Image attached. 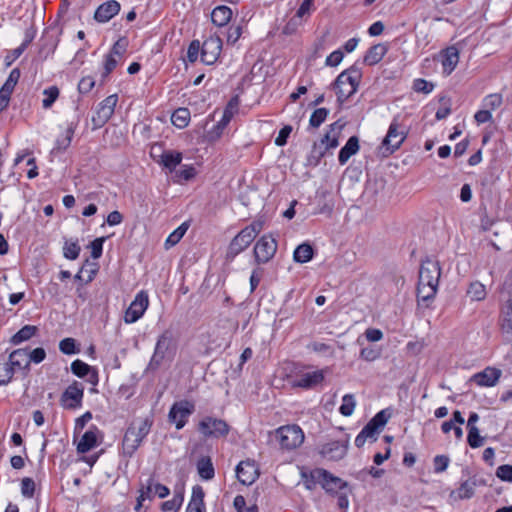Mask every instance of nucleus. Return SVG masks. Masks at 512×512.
<instances>
[{
    "instance_id": "nucleus-1",
    "label": "nucleus",
    "mask_w": 512,
    "mask_h": 512,
    "mask_svg": "<svg viewBox=\"0 0 512 512\" xmlns=\"http://www.w3.org/2000/svg\"><path fill=\"white\" fill-rule=\"evenodd\" d=\"M361 78V69L355 64L337 76L333 86L336 89L337 101L340 105L357 92Z\"/></svg>"
},
{
    "instance_id": "nucleus-2",
    "label": "nucleus",
    "mask_w": 512,
    "mask_h": 512,
    "mask_svg": "<svg viewBox=\"0 0 512 512\" xmlns=\"http://www.w3.org/2000/svg\"><path fill=\"white\" fill-rule=\"evenodd\" d=\"M176 350L177 341L174 332L170 329H166L157 339L153 355L146 371H156L165 359H173Z\"/></svg>"
},
{
    "instance_id": "nucleus-3",
    "label": "nucleus",
    "mask_w": 512,
    "mask_h": 512,
    "mask_svg": "<svg viewBox=\"0 0 512 512\" xmlns=\"http://www.w3.org/2000/svg\"><path fill=\"white\" fill-rule=\"evenodd\" d=\"M275 436L281 448L286 450L295 449L304 441V433L297 425L282 426L276 430Z\"/></svg>"
},
{
    "instance_id": "nucleus-4",
    "label": "nucleus",
    "mask_w": 512,
    "mask_h": 512,
    "mask_svg": "<svg viewBox=\"0 0 512 512\" xmlns=\"http://www.w3.org/2000/svg\"><path fill=\"white\" fill-rule=\"evenodd\" d=\"M406 137L407 131L404 128H401L398 117H395L392 120L388 128V132L381 143L382 148L385 149L384 155L388 156L398 150Z\"/></svg>"
},
{
    "instance_id": "nucleus-5",
    "label": "nucleus",
    "mask_w": 512,
    "mask_h": 512,
    "mask_svg": "<svg viewBox=\"0 0 512 512\" xmlns=\"http://www.w3.org/2000/svg\"><path fill=\"white\" fill-rule=\"evenodd\" d=\"M198 430L206 438H221L229 434L230 426L223 419L206 416L199 422Z\"/></svg>"
},
{
    "instance_id": "nucleus-6",
    "label": "nucleus",
    "mask_w": 512,
    "mask_h": 512,
    "mask_svg": "<svg viewBox=\"0 0 512 512\" xmlns=\"http://www.w3.org/2000/svg\"><path fill=\"white\" fill-rule=\"evenodd\" d=\"M278 244L271 234H265L260 237L253 249L255 262L257 264L268 263L276 254Z\"/></svg>"
},
{
    "instance_id": "nucleus-7",
    "label": "nucleus",
    "mask_w": 512,
    "mask_h": 512,
    "mask_svg": "<svg viewBox=\"0 0 512 512\" xmlns=\"http://www.w3.org/2000/svg\"><path fill=\"white\" fill-rule=\"evenodd\" d=\"M117 101L118 96L113 94L99 103L95 114L92 116L93 130L103 127L109 121L114 114Z\"/></svg>"
},
{
    "instance_id": "nucleus-8",
    "label": "nucleus",
    "mask_w": 512,
    "mask_h": 512,
    "mask_svg": "<svg viewBox=\"0 0 512 512\" xmlns=\"http://www.w3.org/2000/svg\"><path fill=\"white\" fill-rule=\"evenodd\" d=\"M195 411V405L188 400L175 402L170 408L168 418L171 423H175L176 429H182L187 423L188 417Z\"/></svg>"
},
{
    "instance_id": "nucleus-9",
    "label": "nucleus",
    "mask_w": 512,
    "mask_h": 512,
    "mask_svg": "<svg viewBox=\"0 0 512 512\" xmlns=\"http://www.w3.org/2000/svg\"><path fill=\"white\" fill-rule=\"evenodd\" d=\"M349 447V436L346 435L343 440H334L320 446L319 454L330 461H339L343 459Z\"/></svg>"
},
{
    "instance_id": "nucleus-10",
    "label": "nucleus",
    "mask_w": 512,
    "mask_h": 512,
    "mask_svg": "<svg viewBox=\"0 0 512 512\" xmlns=\"http://www.w3.org/2000/svg\"><path fill=\"white\" fill-rule=\"evenodd\" d=\"M237 105V98L230 100V102L228 103L227 107L223 112L221 120L216 125H214L212 129L207 131L206 139L208 142L213 143L220 139L224 129L231 121L234 111L237 110Z\"/></svg>"
},
{
    "instance_id": "nucleus-11",
    "label": "nucleus",
    "mask_w": 512,
    "mask_h": 512,
    "mask_svg": "<svg viewBox=\"0 0 512 512\" xmlns=\"http://www.w3.org/2000/svg\"><path fill=\"white\" fill-rule=\"evenodd\" d=\"M313 481L321 484L327 492H334L337 489L342 490L347 487V483L342 479L332 475L325 469H315L311 472Z\"/></svg>"
},
{
    "instance_id": "nucleus-12",
    "label": "nucleus",
    "mask_w": 512,
    "mask_h": 512,
    "mask_svg": "<svg viewBox=\"0 0 512 512\" xmlns=\"http://www.w3.org/2000/svg\"><path fill=\"white\" fill-rule=\"evenodd\" d=\"M84 396V387L81 383L74 381L62 393L60 402L66 409H76L81 407Z\"/></svg>"
},
{
    "instance_id": "nucleus-13",
    "label": "nucleus",
    "mask_w": 512,
    "mask_h": 512,
    "mask_svg": "<svg viewBox=\"0 0 512 512\" xmlns=\"http://www.w3.org/2000/svg\"><path fill=\"white\" fill-rule=\"evenodd\" d=\"M441 267L437 260L426 258L421 262L419 269V281L426 284H439Z\"/></svg>"
},
{
    "instance_id": "nucleus-14",
    "label": "nucleus",
    "mask_w": 512,
    "mask_h": 512,
    "mask_svg": "<svg viewBox=\"0 0 512 512\" xmlns=\"http://www.w3.org/2000/svg\"><path fill=\"white\" fill-rule=\"evenodd\" d=\"M149 305L148 295L145 291H140L135 296V299L131 302L127 308L124 316L126 323H134L139 320Z\"/></svg>"
},
{
    "instance_id": "nucleus-15",
    "label": "nucleus",
    "mask_w": 512,
    "mask_h": 512,
    "mask_svg": "<svg viewBox=\"0 0 512 512\" xmlns=\"http://www.w3.org/2000/svg\"><path fill=\"white\" fill-rule=\"evenodd\" d=\"M222 50V40L219 37L210 36L201 47L200 58L206 65L214 64L220 56Z\"/></svg>"
},
{
    "instance_id": "nucleus-16",
    "label": "nucleus",
    "mask_w": 512,
    "mask_h": 512,
    "mask_svg": "<svg viewBox=\"0 0 512 512\" xmlns=\"http://www.w3.org/2000/svg\"><path fill=\"white\" fill-rule=\"evenodd\" d=\"M236 476L243 485L253 484L259 477V470L254 460L241 461L236 466Z\"/></svg>"
},
{
    "instance_id": "nucleus-17",
    "label": "nucleus",
    "mask_w": 512,
    "mask_h": 512,
    "mask_svg": "<svg viewBox=\"0 0 512 512\" xmlns=\"http://www.w3.org/2000/svg\"><path fill=\"white\" fill-rule=\"evenodd\" d=\"M324 378L323 370L305 372L295 376L291 380V386L294 388L313 389L317 385L321 384L324 381Z\"/></svg>"
},
{
    "instance_id": "nucleus-18",
    "label": "nucleus",
    "mask_w": 512,
    "mask_h": 512,
    "mask_svg": "<svg viewBox=\"0 0 512 512\" xmlns=\"http://www.w3.org/2000/svg\"><path fill=\"white\" fill-rule=\"evenodd\" d=\"M389 418L390 414H388L386 410H381L362 428V431L371 441L374 442L377 440V435L386 425Z\"/></svg>"
},
{
    "instance_id": "nucleus-19",
    "label": "nucleus",
    "mask_w": 512,
    "mask_h": 512,
    "mask_svg": "<svg viewBox=\"0 0 512 512\" xmlns=\"http://www.w3.org/2000/svg\"><path fill=\"white\" fill-rule=\"evenodd\" d=\"M254 240L241 230L230 242L227 251L226 259L233 260L237 255L243 252Z\"/></svg>"
},
{
    "instance_id": "nucleus-20",
    "label": "nucleus",
    "mask_w": 512,
    "mask_h": 512,
    "mask_svg": "<svg viewBox=\"0 0 512 512\" xmlns=\"http://www.w3.org/2000/svg\"><path fill=\"white\" fill-rule=\"evenodd\" d=\"M501 375L502 372L500 369L486 367L483 371L474 374L471 381L475 382L478 386L493 387L498 383Z\"/></svg>"
},
{
    "instance_id": "nucleus-21",
    "label": "nucleus",
    "mask_w": 512,
    "mask_h": 512,
    "mask_svg": "<svg viewBox=\"0 0 512 512\" xmlns=\"http://www.w3.org/2000/svg\"><path fill=\"white\" fill-rule=\"evenodd\" d=\"M120 8V3L116 0L104 2L96 9L94 19L99 23H106L119 13Z\"/></svg>"
},
{
    "instance_id": "nucleus-22",
    "label": "nucleus",
    "mask_w": 512,
    "mask_h": 512,
    "mask_svg": "<svg viewBox=\"0 0 512 512\" xmlns=\"http://www.w3.org/2000/svg\"><path fill=\"white\" fill-rule=\"evenodd\" d=\"M71 371L79 378L88 376V382L93 385L98 383L97 370L79 359H76L71 363Z\"/></svg>"
},
{
    "instance_id": "nucleus-23",
    "label": "nucleus",
    "mask_w": 512,
    "mask_h": 512,
    "mask_svg": "<svg viewBox=\"0 0 512 512\" xmlns=\"http://www.w3.org/2000/svg\"><path fill=\"white\" fill-rule=\"evenodd\" d=\"M141 442L142 440L134 433V424H130L122 440L123 455L131 457L136 452Z\"/></svg>"
},
{
    "instance_id": "nucleus-24",
    "label": "nucleus",
    "mask_w": 512,
    "mask_h": 512,
    "mask_svg": "<svg viewBox=\"0 0 512 512\" xmlns=\"http://www.w3.org/2000/svg\"><path fill=\"white\" fill-rule=\"evenodd\" d=\"M205 492L202 486L195 485L192 488L191 499L186 508V512H206L204 503Z\"/></svg>"
},
{
    "instance_id": "nucleus-25",
    "label": "nucleus",
    "mask_w": 512,
    "mask_h": 512,
    "mask_svg": "<svg viewBox=\"0 0 512 512\" xmlns=\"http://www.w3.org/2000/svg\"><path fill=\"white\" fill-rule=\"evenodd\" d=\"M98 433L99 429L96 426H91L81 437L77 445V451L79 453H86L94 448L97 444Z\"/></svg>"
},
{
    "instance_id": "nucleus-26",
    "label": "nucleus",
    "mask_w": 512,
    "mask_h": 512,
    "mask_svg": "<svg viewBox=\"0 0 512 512\" xmlns=\"http://www.w3.org/2000/svg\"><path fill=\"white\" fill-rule=\"evenodd\" d=\"M9 362L18 370H23L25 375L28 374L30 366L27 349H16L12 351L9 355Z\"/></svg>"
},
{
    "instance_id": "nucleus-27",
    "label": "nucleus",
    "mask_w": 512,
    "mask_h": 512,
    "mask_svg": "<svg viewBox=\"0 0 512 512\" xmlns=\"http://www.w3.org/2000/svg\"><path fill=\"white\" fill-rule=\"evenodd\" d=\"M388 51V47L385 44L379 43L373 45L368 49L364 55L363 62L366 65L372 66L379 63Z\"/></svg>"
},
{
    "instance_id": "nucleus-28",
    "label": "nucleus",
    "mask_w": 512,
    "mask_h": 512,
    "mask_svg": "<svg viewBox=\"0 0 512 512\" xmlns=\"http://www.w3.org/2000/svg\"><path fill=\"white\" fill-rule=\"evenodd\" d=\"M232 15L233 12L230 7L226 5H219L212 10L211 20L216 26L223 27L230 22Z\"/></svg>"
},
{
    "instance_id": "nucleus-29",
    "label": "nucleus",
    "mask_w": 512,
    "mask_h": 512,
    "mask_svg": "<svg viewBox=\"0 0 512 512\" xmlns=\"http://www.w3.org/2000/svg\"><path fill=\"white\" fill-rule=\"evenodd\" d=\"M459 61V51L456 47L451 46L448 47L444 51L443 59H442V66H443V73L446 75H450L452 71L456 68Z\"/></svg>"
},
{
    "instance_id": "nucleus-30",
    "label": "nucleus",
    "mask_w": 512,
    "mask_h": 512,
    "mask_svg": "<svg viewBox=\"0 0 512 512\" xmlns=\"http://www.w3.org/2000/svg\"><path fill=\"white\" fill-rule=\"evenodd\" d=\"M182 153L174 150H166L160 155L159 164L163 165L170 172L175 171L182 161Z\"/></svg>"
},
{
    "instance_id": "nucleus-31",
    "label": "nucleus",
    "mask_w": 512,
    "mask_h": 512,
    "mask_svg": "<svg viewBox=\"0 0 512 512\" xmlns=\"http://www.w3.org/2000/svg\"><path fill=\"white\" fill-rule=\"evenodd\" d=\"M198 475L202 480L208 481L214 478L215 469L209 456H202L196 463Z\"/></svg>"
},
{
    "instance_id": "nucleus-32",
    "label": "nucleus",
    "mask_w": 512,
    "mask_h": 512,
    "mask_svg": "<svg viewBox=\"0 0 512 512\" xmlns=\"http://www.w3.org/2000/svg\"><path fill=\"white\" fill-rule=\"evenodd\" d=\"M359 150V139L357 136H351L346 144L340 149L338 160L341 165H344L349 158L356 154Z\"/></svg>"
},
{
    "instance_id": "nucleus-33",
    "label": "nucleus",
    "mask_w": 512,
    "mask_h": 512,
    "mask_svg": "<svg viewBox=\"0 0 512 512\" xmlns=\"http://www.w3.org/2000/svg\"><path fill=\"white\" fill-rule=\"evenodd\" d=\"M437 290H438L437 285L418 282V285H417L418 301L424 302L428 306L429 302L433 301V299L435 298Z\"/></svg>"
},
{
    "instance_id": "nucleus-34",
    "label": "nucleus",
    "mask_w": 512,
    "mask_h": 512,
    "mask_svg": "<svg viewBox=\"0 0 512 512\" xmlns=\"http://www.w3.org/2000/svg\"><path fill=\"white\" fill-rule=\"evenodd\" d=\"M37 332V326L25 325L11 337L10 343L13 345H19L22 342L30 340L33 336L37 334Z\"/></svg>"
},
{
    "instance_id": "nucleus-35",
    "label": "nucleus",
    "mask_w": 512,
    "mask_h": 512,
    "mask_svg": "<svg viewBox=\"0 0 512 512\" xmlns=\"http://www.w3.org/2000/svg\"><path fill=\"white\" fill-rule=\"evenodd\" d=\"M314 249L308 243H303L297 246L294 251L293 258L297 263H306L313 258Z\"/></svg>"
},
{
    "instance_id": "nucleus-36",
    "label": "nucleus",
    "mask_w": 512,
    "mask_h": 512,
    "mask_svg": "<svg viewBox=\"0 0 512 512\" xmlns=\"http://www.w3.org/2000/svg\"><path fill=\"white\" fill-rule=\"evenodd\" d=\"M475 481L466 480L461 483L460 487L451 492V497L458 499H470L474 495Z\"/></svg>"
},
{
    "instance_id": "nucleus-37",
    "label": "nucleus",
    "mask_w": 512,
    "mask_h": 512,
    "mask_svg": "<svg viewBox=\"0 0 512 512\" xmlns=\"http://www.w3.org/2000/svg\"><path fill=\"white\" fill-rule=\"evenodd\" d=\"M171 121L178 128H185L190 121V111L187 108H178L171 116Z\"/></svg>"
},
{
    "instance_id": "nucleus-38",
    "label": "nucleus",
    "mask_w": 512,
    "mask_h": 512,
    "mask_svg": "<svg viewBox=\"0 0 512 512\" xmlns=\"http://www.w3.org/2000/svg\"><path fill=\"white\" fill-rule=\"evenodd\" d=\"M132 424H134V433L143 441L151 430L153 419L151 417H146L138 423L133 422Z\"/></svg>"
},
{
    "instance_id": "nucleus-39",
    "label": "nucleus",
    "mask_w": 512,
    "mask_h": 512,
    "mask_svg": "<svg viewBox=\"0 0 512 512\" xmlns=\"http://www.w3.org/2000/svg\"><path fill=\"white\" fill-rule=\"evenodd\" d=\"M501 329L504 333L512 334V300H508L502 313Z\"/></svg>"
},
{
    "instance_id": "nucleus-40",
    "label": "nucleus",
    "mask_w": 512,
    "mask_h": 512,
    "mask_svg": "<svg viewBox=\"0 0 512 512\" xmlns=\"http://www.w3.org/2000/svg\"><path fill=\"white\" fill-rule=\"evenodd\" d=\"M60 94L57 86H50L43 91L45 98L42 100V106L44 109H49L54 102L58 99Z\"/></svg>"
},
{
    "instance_id": "nucleus-41",
    "label": "nucleus",
    "mask_w": 512,
    "mask_h": 512,
    "mask_svg": "<svg viewBox=\"0 0 512 512\" xmlns=\"http://www.w3.org/2000/svg\"><path fill=\"white\" fill-rule=\"evenodd\" d=\"M187 229H188L187 223H183L177 229H175L168 236V238L165 241L166 248H170V247L176 245L182 239V237L185 235Z\"/></svg>"
},
{
    "instance_id": "nucleus-42",
    "label": "nucleus",
    "mask_w": 512,
    "mask_h": 512,
    "mask_svg": "<svg viewBox=\"0 0 512 512\" xmlns=\"http://www.w3.org/2000/svg\"><path fill=\"white\" fill-rule=\"evenodd\" d=\"M467 294L472 300L481 301L486 297L485 286L480 282H473L470 284Z\"/></svg>"
},
{
    "instance_id": "nucleus-43",
    "label": "nucleus",
    "mask_w": 512,
    "mask_h": 512,
    "mask_svg": "<svg viewBox=\"0 0 512 512\" xmlns=\"http://www.w3.org/2000/svg\"><path fill=\"white\" fill-rule=\"evenodd\" d=\"M355 406H356V402H355L354 396L352 394H346L342 398V404L339 408V412L343 416H346V417L351 416L354 412Z\"/></svg>"
},
{
    "instance_id": "nucleus-44",
    "label": "nucleus",
    "mask_w": 512,
    "mask_h": 512,
    "mask_svg": "<svg viewBox=\"0 0 512 512\" xmlns=\"http://www.w3.org/2000/svg\"><path fill=\"white\" fill-rule=\"evenodd\" d=\"M20 76L21 72L18 68L12 69L1 89L4 90V92L12 94L15 86L17 85L20 79Z\"/></svg>"
},
{
    "instance_id": "nucleus-45",
    "label": "nucleus",
    "mask_w": 512,
    "mask_h": 512,
    "mask_svg": "<svg viewBox=\"0 0 512 512\" xmlns=\"http://www.w3.org/2000/svg\"><path fill=\"white\" fill-rule=\"evenodd\" d=\"M81 251V247L78 244V241H66L63 247V255L65 258L69 260H75L78 258Z\"/></svg>"
},
{
    "instance_id": "nucleus-46",
    "label": "nucleus",
    "mask_w": 512,
    "mask_h": 512,
    "mask_svg": "<svg viewBox=\"0 0 512 512\" xmlns=\"http://www.w3.org/2000/svg\"><path fill=\"white\" fill-rule=\"evenodd\" d=\"M329 110L326 108H318L314 110L309 119L311 127L318 128L327 118Z\"/></svg>"
},
{
    "instance_id": "nucleus-47",
    "label": "nucleus",
    "mask_w": 512,
    "mask_h": 512,
    "mask_svg": "<svg viewBox=\"0 0 512 512\" xmlns=\"http://www.w3.org/2000/svg\"><path fill=\"white\" fill-rule=\"evenodd\" d=\"M467 442L471 448H479L483 445L484 437L480 435L477 427L468 429Z\"/></svg>"
},
{
    "instance_id": "nucleus-48",
    "label": "nucleus",
    "mask_w": 512,
    "mask_h": 512,
    "mask_svg": "<svg viewBox=\"0 0 512 512\" xmlns=\"http://www.w3.org/2000/svg\"><path fill=\"white\" fill-rule=\"evenodd\" d=\"M325 150L336 148L339 145L338 134L331 132L330 130L322 137L319 144Z\"/></svg>"
},
{
    "instance_id": "nucleus-49",
    "label": "nucleus",
    "mask_w": 512,
    "mask_h": 512,
    "mask_svg": "<svg viewBox=\"0 0 512 512\" xmlns=\"http://www.w3.org/2000/svg\"><path fill=\"white\" fill-rule=\"evenodd\" d=\"M21 493L25 498H32L35 493V482L30 477L21 480Z\"/></svg>"
},
{
    "instance_id": "nucleus-50",
    "label": "nucleus",
    "mask_w": 512,
    "mask_h": 512,
    "mask_svg": "<svg viewBox=\"0 0 512 512\" xmlns=\"http://www.w3.org/2000/svg\"><path fill=\"white\" fill-rule=\"evenodd\" d=\"M127 41L125 38L118 39L112 46L109 55L121 59L126 52Z\"/></svg>"
},
{
    "instance_id": "nucleus-51",
    "label": "nucleus",
    "mask_w": 512,
    "mask_h": 512,
    "mask_svg": "<svg viewBox=\"0 0 512 512\" xmlns=\"http://www.w3.org/2000/svg\"><path fill=\"white\" fill-rule=\"evenodd\" d=\"M59 349L63 354L72 355L78 352L76 341L73 338H64L59 343Z\"/></svg>"
},
{
    "instance_id": "nucleus-52",
    "label": "nucleus",
    "mask_w": 512,
    "mask_h": 512,
    "mask_svg": "<svg viewBox=\"0 0 512 512\" xmlns=\"http://www.w3.org/2000/svg\"><path fill=\"white\" fill-rule=\"evenodd\" d=\"M154 476H150L147 480L146 484H141L139 489V495L143 494L144 500H153V492H154Z\"/></svg>"
},
{
    "instance_id": "nucleus-53",
    "label": "nucleus",
    "mask_w": 512,
    "mask_h": 512,
    "mask_svg": "<svg viewBox=\"0 0 512 512\" xmlns=\"http://www.w3.org/2000/svg\"><path fill=\"white\" fill-rule=\"evenodd\" d=\"M381 355V350L372 346L365 347L360 351V357L368 362L378 359Z\"/></svg>"
},
{
    "instance_id": "nucleus-54",
    "label": "nucleus",
    "mask_w": 512,
    "mask_h": 512,
    "mask_svg": "<svg viewBox=\"0 0 512 512\" xmlns=\"http://www.w3.org/2000/svg\"><path fill=\"white\" fill-rule=\"evenodd\" d=\"M434 84L426 81L425 79H415L413 82V89L416 92L428 94L432 92Z\"/></svg>"
},
{
    "instance_id": "nucleus-55",
    "label": "nucleus",
    "mask_w": 512,
    "mask_h": 512,
    "mask_svg": "<svg viewBox=\"0 0 512 512\" xmlns=\"http://www.w3.org/2000/svg\"><path fill=\"white\" fill-rule=\"evenodd\" d=\"M202 45L200 44L199 40H193L187 50V59L189 62L194 63L197 61L199 57V52L201 51Z\"/></svg>"
},
{
    "instance_id": "nucleus-56",
    "label": "nucleus",
    "mask_w": 512,
    "mask_h": 512,
    "mask_svg": "<svg viewBox=\"0 0 512 512\" xmlns=\"http://www.w3.org/2000/svg\"><path fill=\"white\" fill-rule=\"evenodd\" d=\"M496 476L502 481L512 483V465H509V464L500 465L496 469Z\"/></svg>"
},
{
    "instance_id": "nucleus-57",
    "label": "nucleus",
    "mask_w": 512,
    "mask_h": 512,
    "mask_svg": "<svg viewBox=\"0 0 512 512\" xmlns=\"http://www.w3.org/2000/svg\"><path fill=\"white\" fill-rule=\"evenodd\" d=\"M105 241V237H99V238H96L94 239L91 243H90V248H91V256L92 258L94 259H98L101 257L102 255V252H103V243Z\"/></svg>"
},
{
    "instance_id": "nucleus-58",
    "label": "nucleus",
    "mask_w": 512,
    "mask_h": 512,
    "mask_svg": "<svg viewBox=\"0 0 512 512\" xmlns=\"http://www.w3.org/2000/svg\"><path fill=\"white\" fill-rule=\"evenodd\" d=\"M450 459L446 455H437L434 460V472L435 473H442L444 472L448 465H449Z\"/></svg>"
},
{
    "instance_id": "nucleus-59",
    "label": "nucleus",
    "mask_w": 512,
    "mask_h": 512,
    "mask_svg": "<svg viewBox=\"0 0 512 512\" xmlns=\"http://www.w3.org/2000/svg\"><path fill=\"white\" fill-rule=\"evenodd\" d=\"M327 150H325L323 147H321L318 144H314L311 155L309 157V163L313 165H318L321 158L325 155Z\"/></svg>"
},
{
    "instance_id": "nucleus-60",
    "label": "nucleus",
    "mask_w": 512,
    "mask_h": 512,
    "mask_svg": "<svg viewBox=\"0 0 512 512\" xmlns=\"http://www.w3.org/2000/svg\"><path fill=\"white\" fill-rule=\"evenodd\" d=\"M45 358H46V351L42 347L35 348L30 352L28 351L29 364L31 362H33L35 364H39L42 361H44Z\"/></svg>"
},
{
    "instance_id": "nucleus-61",
    "label": "nucleus",
    "mask_w": 512,
    "mask_h": 512,
    "mask_svg": "<svg viewBox=\"0 0 512 512\" xmlns=\"http://www.w3.org/2000/svg\"><path fill=\"white\" fill-rule=\"evenodd\" d=\"M502 104V96L500 94H490L484 99V106L491 110H495Z\"/></svg>"
},
{
    "instance_id": "nucleus-62",
    "label": "nucleus",
    "mask_w": 512,
    "mask_h": 512,
    "mask_svg": "<svg viewBox=\"0 0 512 512\" xmlns=\"http://www.w3.org/2000/svg\"><path fill=\"white\" fill-rule=\"evenodd\" d=\"M196 169L192 165L184 166L182 169L176 171V176L185 181H189L196 176Z\"/></svg>"
},
{
    "instance_id": "nucleus-63",
    "label": "nucleus",
    "mask_w": 512,
    "mask_h": 512,
    "mask_svg": "<svg viewBox=\"0 0 512 512\" xmlns=\"http://www.w3.org/2000/svg\"><path fill=\"white\" fill-rule=\"evenodd\" d=\"M344 57L343 52L338 49L329 54L325 60V64L330 67L339 65Z\"/></svg>"
},
{
    "instance_id": "nucleus-64",
    "label": "nucleus",
    "mask_w": 512,
    "mask_h": 512,
    "mask_svg": "<svg viewBox=\"0 0 512 512\" xmlns=\"http://www.w3.org/2000/svg\"><path fill=\"white\" fill-rule=\"evenodd\" d=\"M95 85V81L92 77H83L78 83V91L81 94H86L92 90Z\"/></svg>"
}]
</instances>
